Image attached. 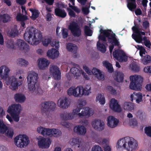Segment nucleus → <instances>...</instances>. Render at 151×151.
<instances>
[{"instance_id": "obj_34", "label": "nucleus", "mask_w": 151, "mask_h": 151, "mask_svg": "<svg viewBox=\"0 0 151 151\" xmlns=\"http://www.w3.org/2000/svg\"><path fill=\"white\" fill-rule=\"evenodd\" d=\"M18 33V31L16 26L9 29L7 32L8 35L10 37H14L17 35Z\"/></svg>"}, {"instance_id": "obj_32", "label": "nucleus", "mask_w": 151, "mask_h": 151, "mask_svg": "<svg viewBox=\"0 0 151 151\" xmlns=\"http://www.w3.org/2000/svg\"><path fill=\"white\" fill-rule=\"evenodd\" d=\"M70 72L76 79L79 78L81 73V70H80L76 68H71L70 69Z\"/></svg>"}, {"instance_id": "obj_47", "label": "nucleus", "mask_w": 151, "mask_h": 151, "mask_svg": "<svg viewBox=\"0 0 151 151\" xmlns=\"http://www.w3.org/2000/svg\"><path fill=\"white\" fill-rule=\"evenodd\" d=\"M29 10L32 13V16L31 17L32 19L35 20L39 17V12L38 10L32 9H30Z\"/></svg>"}, {"instance_id": "obj_23", "label": "nucleus", "mask_w": 151, "mask_h": 151, "mask_svg": "<svg viewBox=\"0 0 151 151\" xmlns=\"http://www.w3.org/2000/svg\"><path fill=\"white\" fill-rule=\"evenodd\" d=\"M50 63V61L45 58H40L38 60V67L41 70L45 69L48 66Z\"/></svg>"}, {"instance_id": "obj_64", "label": "nucleus", "mask_w": 151, "mask_h": 151, "mask_svg": "<svg viewBox=\"0 0 151 151\" xmlns=\"http://www.w3.org/2000/svg\"><path fill=\"white\" fill-rule=\"evenodd\" d=\"M142 25L143 28L144 29H147L149 27V24L148 22L145 21L143 22Z\"/></svg>"}, {"instance_id": "obj_22", "label": "nucleus", "mask_w": 151, "mask_h": 151, "mask_svg": "<svg viewBox=\"0 0 151 151\" xmlns=\"http://www.w3.org/2000/svg\"><path fill=\"white\" fill-rule=\"evenodd\" d=\"M59 55V53L58 50L53 48L48 50L47 53V56L52 59H56Z\"/></svg>"}, {"instance_id": "obj_61", "label": "nucleus", "mask_w": 151, "mask_h": 151, "mask_svg": "<svg viewBox=\"0 0 151 151\" xmlns=\"http://www.w3.org/2000/svg\"><path fill=\"white\" fill-rule=\"evenodd\" d=\"M62 34L64 38H66L68 36V30L67 29L63 28L62 29Z\"/></svg>"}, {"instance_id": "obj_11", "label": "nucleus", "mask_w": 151, "mask_h": 151, "mask_svg": "<svg viewBox=\"0 0 151 151\" xmlns=\"http://www.w3.org/2000/svg\"><path fill=\"white\" fill-rule=\"evenodd\" d=\"M37 145L39 147L42 149L48 148L52 142V140L49 138H45L39 136L37 138Z\"/></svg>"}, {"instance_id": "obj_12", "label": "nucleus", "mask_w": 151, "mask_h": 151, "mask_svg": "<svg viewBox=\"0 0 151 151\" xmlns=\"http://www.w3.org/2000/svg\"><path fill=\"white\" fill-rule=\"evenodd\" d=\"M113 56L114 58L120 62H126L128 58L125 52L121 49L115 50L113 52ZM129 58H130V57Z\"/></svg>"}, {"instance_id": "obj_10", "label": "nucleus", "mask_w": 151, "mask_h": 151, "mask_svg": "<svg viewBox=\"0 0 151 151\" xmlns=\"http://www.w3.org/2000/svg\"><path fill=\"white\" fill-rule=\"evenodd\" d=\"M5 81L6 84L9 86V88L13 90L17 89L22 83V81L17 80L16 78L14 76L8 78Z\"/></svg>"}, {"instance_id": "obj_16", "label": "nucleus", "mask_w": 151, "mask_h": 151, "mask_svg": "<svg viewBox=\"0 0 151 151\" xmlns=\"http://www.w3.org/2000/svg\"><path fill=\"white\" fill-rule=\"evenodd\" d=\"M10 70L5 65H2L0 67V78L2 79L6 80L9 78V73Z\"/></svg>"}, {"instance_id": "obj_42", "label": "nucleus", "mask_w": 151, "mask_h": 151, "mask_svg": "<svg viewBox=\"0 0 151 151\" xmlns=\"http://www.w3.org/2000/svg\"><path fill=\"white\" fill-rule=\"evenodd\" d=\"M103 65L106 67L109 73H111L113 71V68L112 65L107 61H104L103 62Z\"/></svg>"}, {"instance_id": "obj_51", "label": "nucleus", "mask_w": 151, "mask_h": 151, "mask_svg": "<svg viewBox=\"0 0 151 151\" xmlns=\"http://www.w3.org/2000/svg\"><path fill=\"white\" fill-rule=\"evenodd\" d=\"M5 132L6 136L10 138H12L14 134V130L12 128H9Z\"/></svg>"}, {"instance_id": "obj_1", "label": "nucleus", "mask_w": 151, "mask_h": 151, "mask_svg": "<svg viewBox=\"0 0 151 151\" xmlns=\"http://www.w3.org/2000/svg\"><path fill=\"white\" fill-rule=\"evenodd\" d=\"M100 34L99 36V41L97 44L98 49L103 53L106 50V48L103 44L107 40L108 42L107 45L109 46L110 52L112 53L114 46H117L120 47L119 42L115 37V35L110 30H103L100 31Z\"/></svg>"}, {"instance_id": "obj_26", "label": "nucleus", "mask_w": 151, "mask_h": 151, "mask_svg": "<svg viewBox=\"0 0 151 151\" xmlns=\"http://www.w3.org/2000/svg\"><path fill=\"white\" fill-rule=\"evenodd\" d=\"M62 135V132L58 129L49 128L48 136L50 137H58Z\"/></svg>"}, {"instance_id": "obj_19", "label": "nucleus", "mask_w": 151, "mask_h": 151, "mask_svg": "<svg viewBox=\"0 0 151 151\" xmlns=\"http://www.w3.org/2000/svg\"><path fill=\"white\" fill-rule=\"evenodd\" d=\"M107 121V126L111 128L117 127L119 123V120L114 116H111L108 117Z\"/></svg>"}, {"instance_id": "obj_36", "label": "nucleus", "mask_w": 151, "mask_h": 151, "mask_svg": "<svg viewBox=\"0 0 151 151\" xmlns=\"http://www.w3.org/2000/svg\"><path fill=\"white\" fill-rule=\"evenodd\" d=\"M83 94L82 86H78L76 87L75 97L81 98L83 96Z\"/></svg>"}, {"instance_id": "obj_20", "label": "nucleus", "mask_w": 151, "mask_h": 151, "mask_svg": "<svg viewBox=\"0 0 151 151\" xmlns=\"http://www.w3.org/2000/svg\"><path fill=\"white\" fill-rule=\"evenodd\" d=\"M90 73H91L89 75H93L99 80H104V75L102 72L96 68H93Z\"/></svg>"}, {"instance_id": "obj_13", "label": "nucleus", "mask_w": 151, "mask_h": 151, "mask_svg": "<svg viewBox=\"0 0 151 151\" xmlns=\"http://www.w3.org/2000/svg\"><path fill=\"white\" fill-rule=\"evenodd\" d=\"M11 44V47L18 48L22 50H24L25 52L28 51L29 49V46L21 40H18L15 43H12Z\"/></svg>"}, {"instance_id": "obj_48", "label": "nucleus", "mask_w": 151, "mask_h": 151, "mask_svg": "<svg viewBox=\"0 0 151 151\" xmlns=\"http://www.w3.org/2000/svg\"><path fill=\"white\" fill-rule=\"evenodd\" d=\"M130 68L132 70L135 72H138L139 70V68L137 63L133 61V62L130 65Z\"/></svg>"}, {"instance_id": "obj_54", "label": "nucleus", "mask_w": 151, "mask_h": 151, "mask_svg": "<svg viewBox=\"0 0 151 151\" xmlns=\"http://www.w3.org/2000/svg\"><path fill=\"white\" fill-rule=\"evenodd\" d=\"M17 21H24L27 20L28 19V18L26 15L23 16L20 14H19L17 16Z\"/></svg>"}, {"instance_id": "obj_25", "label": "nucleus", "mask_w": 151, "mask_h": 151, "mask_svg": "<svg viewBox=\"0 0 151 151\" xmlns=\"http://www.w3.org/2000/svg\"><path fill=\"white\" fill-rule=\"evenodd\" d=\"M73 130L75 133L82 136L85 135L87 132L86 128L81 125L76 126L74 127Z\"/></svg>"}, {"instance_id": "obj_46", "label": "nucleus", "mask_w": 151, "mask_h": 151, "mask_svg": "<svg viewBox=\"0 0 151 151\" xmlns=\"http://www.w3.org/2000/svg\"><path fill=\"white\" fill-rule=\"evenodd\" d=\"M7 127L4 123L3 121L0 119V133L4 134L7 130Z\"/></svg>"}, {"instance_id": "obj_17", "label": "nucleus", "mask_w": 151, "mask_h": 151, "mask_svg": "<svg viewBox=\"0 0 151 151\" xmlns=\"http://www.w3.org/2000/svg\"><path fill=\"white\" fill-rule=\"evenodd\" d=\"M68 28L75 36L78 37L81 35V31L78 26L76 23L72 22L71 23Z\"/></svg>"}, {"instance_id": "obj_15", "label": "nucleus", "mask_w": 151, "mask_h": 151, "mask_svg": "<svg viewBox=\"0 0 151 151\" xmlns=\"http://www.w3.org/2000/svg\"><path fill=\"white\" fill-rule=\"evenodd\" d=\"M91 125L93 129L99 131H102L105 128L104 122L99 119H95L93 120L91 123Z\"/></svg>"}, {"instance_id": "obj_29", "label": "nucleus", "mask_w": 151, "mask_h": 151, "mask_svg": "<svg viewBox=\"0 0 151 151\" xmlns=\"http://www.w3.org/2000/svg\"><path fill=\"white\" fill-rule=\"evenodd\" d=\"M49 128L40 126L37 129V132L44 136H48Z\"/></svg>"}, {"instance_id": "obj_58", "label": "nucleus", "mask_w": 151, "mask_h": 151, "mask_svg": "<svg viewBox=\"0 0 151 151\" xmlns=\"http://www.w3.org/2000/svg\"><path fill=\"white\" fill-rule=\"evenodd\" d=\"M91 151H103L101 147L99 145H95L92 147Z\"/></svg>"}, {"instance_id": "obj_39", "label": "nucleus", "mask_w": 151, "mask_h": 151, "mask_svg": "<svg viewBox=\"0 0 151 151\" xmlns=\"http://www.w3.org/2000/svg\"><path fill=\"white\" fill-rule=\"evenodd\" d=\"M17 63L19 65L22 67H26L29 65L28 61L22 58H19L17 60Z\"/></svg>"}, {"instance_id": "obj_40", "label": "nucleus", "mask_w": 151, "mask_h": 151, "mask_svg": "<svg viewBox=\"0 0 151 151\" xmlns=\"http://www.w3.org/2000/svg\"><path fill=\"white\" fill-rule=\"evenodd\" d=\"M10 17L8 14H0V22L2 21L4 23L7 22L10 20Z\"/></svg>"}, {"instance_id": "obj_6", "label": "nucleus", "mask_w": 151, "mask_h": 151, "mask_svg": "<svg viewBox=\"0 0 151 151\" xmlns=\"http://www.w3.org/2000/svg\"><path fill=\"white\" fill-rule=\"evenodd\" d=\"M132 29L133 32L132 35V37L135 41L138 43H140L142 40H143L145 45L148 47L150 48L151 45L150 41L147 40L145 37H144L142 39L141 36V35H145V33L140 31L138 27L137 26L133 27L132 28Z\"/></svg>"}, {"instance_id": "obj_24", "label": "nucleus", "mask_w": 151, "mask_h": 151, "mask_svg": "<svg viewBox=\"0 0 151 151\" xmlns=\"http://www.w3.org/2000/svg\"><path fill=\"white\" fill-rule=\"evenodd\" d=\"M142 97L141 93L134 92L131 94L130 99L132 101H133V100H135L137 103L139 104L142 101Z\"/></svg>"}, {"instance_id": "obj_14", "label": "nucleus", "mask_w": 151, "mask_h": 151, "mask_svg": "<svg viewBox=\"0 0 151 151\" xmlns=\"http://www.w3.org/2000/svg\"><path fill=\"white\" fill-rule=\"evenodd\" d=\"M50 75L56 80H59L61 78V73L59 68L55 65H51L49 69Z\"/></svg>"}, {"instance_id": "obj_59", "label": "nucleus", "mask_w": 151, "mask_h": 151, "mask_svg": "<svg viewBox=\"0 0 151 151\" xmlns=\"http://www.w3.org/2000/svg\"><path fill=\"white\" fill-rule=\"evenodd\" d=\"M145 133L148 136L151 137V127H147L145 128Z\"/></svg>"}, {"instance_id": "obj_62", "label": "nucleus", "mask_w": 151, "mask_h": 151, "mask_svg": "<svg viewBox=\"0 0 151 151\" xmlns=\"http://www.w3.org/2000/svg\"><path fill=\"white\" fill-rule=\"evenodd\" d=\"M83 68L88 74L89 75L91 73V71L86 65H83Z\"/></svg>"}, {"instance_id": "obj_28", "label": "nucleus", "mask_w": 151, "mask_h": 151, "mask_svg": "<svg viewBox=\"0 0 151 151\" xmlns=\"http://www.w3.org/2000/svg\"><path fill=\"white\" fill-rule=\"evenodd\" d=\"M83 96H88L92 93V88L90 84H88L83 87L82 86Z\"/></svg>"}, {"instance_id": "obj_18", "label": "nucleus", "mask_w": 151, "mask_h": 151, "mask_svg": "<svg viewBox=\"0 0 151 151\" xmlns=\"http://www.w3.org/2000/svg\"><path fill=\"white\" fill-rule=\"evenodd\" d=\"M110 109L115 112H120L122 111V109L119 104L117 100L113 98L111 99L109 104Z\"/></svg>"}, {"instance_id": "obj_41", "label": "nucleus", "mask_w": 151, "mask_h": 151, "mask_svg": "<svg viewBox=\"0 0 151 151\" xmlns=\"http://www.w3.org/2000/svg\"><path fill=\"white\" fill-rule=\"evenodd\" d=\"M96 101H99L101 104H105V97L103 94H99L96 98Z\"/></svg>"}, {"instance_id": "obj_33", "label": "nucleus", "mask_w": 151, "mask_h": 151, "mask_svg": "<svg viewBox=\"0 0 151 151\" xmlns=\"http://www.w3.org/2000/svg\"><path fill=\"white\" fill-rule=\"evenodd\" d=\"M127 7L132 11L136 7V4L135 0H127Z\"/></svg>"}, {"instance_id": "obj_9", "label": "nucleus", "mask_w": 151, "mask_h": 151, "mask_svg": "<svg viewBox=\"0 0 151 151\" xmlns=\"http://www.w3.org/2000/svg\"><path fill=\"white\" fill-rule=\"evenodd\" d=\"M30 141L28 136L25 134H20L16 136L14 139L15 145L20 148L27 146L29 143Z\"/></svg>"}, {"instance_id": "obj_21", "label": "nucleus", "mask_w": 151, "mask_h": 151, "mask_svg": "<svg viewBox=\"0 0 151 151\" xmlns=\"http://www.w3.org/2000/svg\"><path fill=\"white\" fill-rule=\"evenodd\" d=\"M58 106L63 109L67 108L70 105V103L66 97L60 98L58 100L57 103Z\"/></svg>"}, {"instance_id": "obj_52", "label": "nucleus", "mask_w": 151, "mask_h": 151, "mask_svg": "<svg viewBox=\"0 0 151 151\" xmlns=\"http://www.w3.org/2000/svg\"><path fill=\"white\" fill-rule=\"evenodd\" d=\"M49 113L50 111H54L56 107V104L52 102L48 101Z\"/></svg>"}, {"instance_id": "obj_8", "label": "nucleus", "mask_w": 151, "mask_h": 151, "mask_svg": "<svg viewBox=\"0 0 151 151\" xmlns=\"http://www.w3.org/2000/svg\"><path fill=\"white\" fill-rule=\"evenodd\" d=\"M38 78V74L34 71L29 72L27 77V88L29 91L33 92L35 90V84Z\"/></svg>"}, {"instance_id": "obj_43", "label": "nucleus", "mask_w": 151, "mask_h": 151, "mask_svg": "<svg viewBox=\"0 0 151 151\" xmlns=\"http://www.w3.org/2000/svg\"><path fill=\"white\" fill-rule=\"evenodd\" d=\"M69 143L71 145L73 146L76 145H80L81 144V142L79 141V139L78 137H73L70 139L69 141Z\"/></svg>"}, {"instance_id": "obj_55", "label": "nucleus", "mask_w": 151, "mask_h": 151, "mask_svg": "<svg viewBox=\"0 0 151 151\" xmlns=\"http://www.w3.org/2000/svg\"><path fill=\"white\" fill-rule=\"evenodd\" d=\"M50 45L51 46L55 47L56 48L55 49L58 50L60 47L59 42L58 40L52 41L50 43Z\"/></svg>"}, {"instance_id": "obj_63", "label": "nucleus", "mask_w": 151, "mask_h": 151, "mask_svg": "<svg viewBox=\"0 0 151 151\" xmlns=\"http://www.w3.org/2000/svg\"><path fill=\"white\" fill-rule=\"evenodd\" d=\"M143 71L146 73H151V66L145 67L144 68Z\"/></svg>"}, {"instance_id": "obj_45", "label": "nucleus", "mask_w": 151, "mask_h": 151, "mask_svg": "<svg viewBox=\"0 0 151 151\" xmlns=\"http://www.w3.org/2000/svg\"><path fill=\"white\" fill-rule=\"evenodd\" d=\"M124 75L121 72H118L116 76L114 77L115 80L118 82H122L123 81Z\"/></svg>"}, {"instance_id": "obj_57", "label": "nucleus", "mask_w": 151, "mask_h": 151, "mask_svg": "<svg viewBox=\"0 0 151 151\" xmlns=\"http://www.w3.org/2000/svg\"><path fill=\"white\" fill-rule=\"evenodd\" d=\"M84 31L85 34L88 36H91L92 34V31L88 27L86 26L85 27Z\"/></svg>"}, {"instance_id": "obj_4", "label": "nucleus", "mask_w": 151, "mask_h": 151, "mask_svg": "<svg viewBox=\"0 0 151 151\" xmlns=\"http://www.w3.org/2000/svg\"><path fill=\"white\" fill-rule=\"evenodd\" d=\"M94 114V111L88 107L80 109L77 107L73 110L72 113H69L63 115V118L65 120H71L77 117L88 118Z\"/></svg>"}, {"instance_id": "obj_27", "label": "nucleus", "mask_w": 151, "mask_h": 151, "mask_svg": "<svg viewBox=\"0 0 151 151\" xmlns=\"http://www.w3.org/2000/svg\"><path fill=\"white\" fill-rule=\"evenodd\" d=\"M41 112L43 115H47L49 113L48 101L42 103L40 106Z\"/></svg>"}, {"instance_id": "obj_35", "label": "nucleus", "mask_w": 151, "mask_h": 151, "mask_svg": "<svg viewBox=\"0 0 151 151\" xmlns=\"http://www.w3.org/2000/svg\"><path fill=\"white\" fill-rule=\"evenodd\" d=\"M55 13L56 16L62 18H64L66 15L64 10L58 8L55 9Z\"/></svg>"}, {"instance_id": "obj_53", "label": "nucleus", "mask_w": 151, "mask_h": 151, "mask_svg": "<svg viewBox=\"0 0 151 151\" xmlns=\"http://www.w3.org/2000/svg\"><path fill=\"white\" fill-rule=\"evenodd\" d=\"M105 90L110 92L112 94L115 95L116 93V90L110 86H107L105 88Z\"/></svg>"}, {"instance_id": "obj_49", "label": "nucleus", "mask_w": 151, "mask_h": 151, "mask_svg": "<svg viewBox=\"0 0 151 151\" xmlns=\"http://www.w3.org/2000/svg\"><path fill=\"white\" fill-rule=\"evenodd\" d=\"M97 142L99 144H108L109 141V139L106 138L102 139L101 138H99L97 139Z\"/></svg>"}, {"instance_id": "obj_38", "label": "nucleus", "mask_w": 151, "mask_h": 151, "mask_svg": "<svg viewBox=\"0 0 151 151\" xmlns=\"http://www.w3.org/2000/svg\"><path fill=\"white\" fill-rule=\"evenodd\" d=\"M66 48L68 51L72 52H76L78 49V47L76 45L70 43L67 45Z\"/></svg>"}, {"instance_id": "obj_60", "label": "nucleus", "mask_w": 151, "mask_h": 151, "mask_svg": "<svg viewBox=\"0 0 151 151\" xmlns=\"http://www.w3.org/2000/svg\"><path fill=\"white\" fill-rule=\"evenodd\" d=\"M82 11L83 14L85 15L88 14L89 12V8L87 7H83Z\"/></svg>"}, {"instance_id": "obj_31", "label": "nucleus", "mask_w": 151, "mask_h": 151, "mask_svg": "<svg viewBox=\"0 0 151 151\" xmlns=\"http://www.w3.org/2000/svg\"><path fill=\"white\" fill-rule=\"evenodd\" d=\"M123 109L126 111H131L134 109V104L131 102H125L122 105Z\"/></svg>"}, {"instance_id": "obj_44", "label": "nucleus", "mask_w": 151, "mask_h": 151, "mask_svg": "<svg viewBox=\"0 0 151 151\" xmlns=\"http://www.w3.org/2000/svg\"><path fill=\"white\" fill-rule=\"evenodd\" d=\"M76 87L75 86H72L68 89L67 93L68 96L75 97Z\"/></svg>"}, {"instance_id": "obj_30", "label": "nucleus", "mask_w": 151, "mask_h": 151, "mask_svg": "<svg viewBox=\"0 0 151 151\" xmlns=\"http://www.w3.org/2000/svg\"><path fill=\"white\" fill-rule=\"evenodd\" d=\"M14 99L16 102L22 103L25 101L26 97L23 94L17 93L15 94Z\"/></svg>"}, {"instance_id": "obj_2", "label": "nucleus", "mask_w": 151, "mask_h": 151, "mask_svg": "<svg viewBox=\"0 0 151 151\" xmlns=\"http://www.w3.org/2000/svg\"><path fill=\"white\" fill-rule=\"evenodd\" d=\"M24 39L30 44L36 45L42 41L43 45L47 46L51 42L50 38H43L42 33L32 27L27 28L24 34Z\"/></svg>"}, {"instance_id": "obj_7", "label": "nucleus", "mask_w": 151, "mask_h": 151, "mask_svg": "<svg viewBox=\"0 0 151 151\" xmlns=\"http://www.w3.org/2000/svg\"><path fill=\"white\" fill-rule=\"evenodd\" d=\"M131 83L129 85L130 89L140 91L142 88L141 84L143 81V78L141 76L135 75L130 76Z\"/></svg>"}, {"instance_id": "obj_3", "label": "nucleus", "mask_w": 151, "mask_h": 151, "mask_svg": "<svg viewBox=\"0 0 151 151\" xmlns=\"http://www.w3.org/2000/svg\"><path fill=\"white\" fill-rule=\"evenodd\" d=\"M138 147L137 142L132 137H129L119 140L116 145V148L119 151L124 148L128 151H135Z\"/></svg>"}, {"instance_id": "obj_56", "label": "nucleus", "mask_w": 151, "mask_h": 151, "mask_svg": "<svg viewBox=\"0 0 151 151\" xmlns=\"http://www.w3.org/2000/svg\"><path fill=\"white\" fill-rule=\"evenodd\" d=\"M127 122L129 125L132 127H134L136 126L137 124V122L136 120L132 119H129Z\"/></svg>"}, {"instance_id": "obj_5", "label": "nucleus", "mask_w": 151, "mask_h": 151, "mask_svg": "<svg viewBox=\"0 0 151 151\" xmlns=\"http://www.w3.org/2000/svg\"><path fill=\"white\" fill-rule=\"evenodd\" d=\"M23 108L21 105L19 104H13L9 106L7 110L9 114H7L6 118L11 124H12L13 121L18 122L20 119V114Z\"/></svg>"}, {"instance_id": "obj_50", "label": "nucleus", "mask_w": 151, "mask_h": 151, "mask_svg": "<svg viewBox=\"0 0 151 151\" xmlns=\"http://www.w3.org/2000/svg\"><path fill=\"white\" fill-rule=\"evenodd\" d=\"M135 46L137 49L139 50V55L141 57L143 56V55L145 54L146 51L142 46L139 45Z\"/></svg>"}, {"instance_id": "obj_37", "label": "nucleus", "mask_w": 151, "mask_h": 151, "mask_svg": "<svg viewBox=\"0 0 151 151\" xmlns=\"http://www.w3.org/2000/svg\"><path fill=\"white\" fill-rule=\"evenodd\" d=\"M141 60L143 64L147 65L151 62V57L149 55H146L141 57Z\"/></svg>"}]
</instances>
